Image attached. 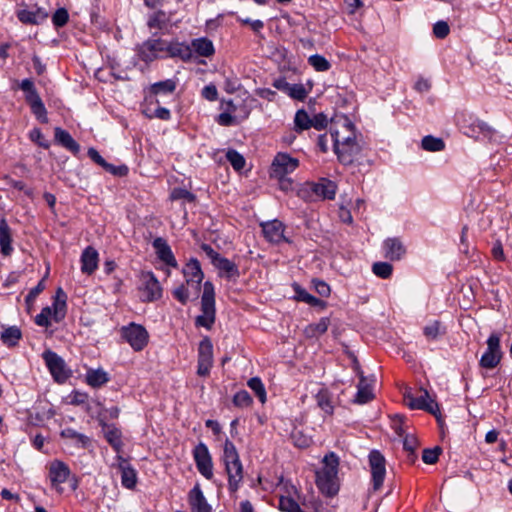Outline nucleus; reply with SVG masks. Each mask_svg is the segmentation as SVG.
<instances>
[{"label": "nucleus", "mask_w": 512, "mask_h": 512, "mask_svg": "<svg viewBox=\"0 0 512 512\" xmlns=\"http://www.w3.org/2000/svg\"><path fill=\"white\" fill-rule=\"evenodd\" d=\"M439 332H440V322L439 321H434V322L428 324L424 328L425 336L430 339L437 338V336L439 335Z\"/></svg>", "instance_id": "obj_60"}, {"label": "nucleus", "mask_w": 512, "mask_h": 512, "mask_svg": "<svg viewBox=\"0 0 512 512\" xmlns=\"http://www.w3.org/2000/svg\"><path fill=\"white\" fill-rule=\"evenodd\" d=\"M21 337V330L17 326H10L2 331L0 338L5 345L13 347L17 345Z\"/></svg>", "instance_id": "obj_36"}, {"label": "nucleus", "mask_w": 512, "mask_h": 512, "mask_svg": "<svg viewBox=\"0 0 512 512\" xmlns=\"http://www.w3.org/2000/svg\"><path fill=\"white\" fill-rule=\"evenodd\" d=\"M294 125L295 130L297 132H301L312 127V119L305 110L301 109L298 110L295 114Z\"/></svg>", "instance_id": "obj_38"}, {"label": "nucleus", "mask_w": 512, "mask_h": 512, "mask_svg": "<svg viewBox=\"0 0 512 512\" xmlns=\"http://www.w3.org/2000/svg\"><path fill=\"white\" fill-rule=\"evenodd\" d=\"M69 19L68 11L65 8H59L52 16V22L56 27H63Z\"/></svg>", "instance_id": "obj_56"}, {"label": "nucleus", "mask_w": 512, "mask_h": 512, "mask_svg": "<svg viewBox=\"0 0 512 512\" xmlns=\"http://www.w3.org/2000/svg\"><path fill=\"white\" fill-rule=\"evenodd\" d=\"M29 138L31 141L37 143L40 147L44 149L49 148V142L45 140L41 130L39 128H34L29 133Z\"/></svg>", "instance_id": "obj_57"}, {"label": "nucleus", "mask_w": 512, "mask_h": 512, "mask_svg": "<svg viewBox=\"0 0 512 512\" xmlns=\"http://www.w3.org/2000/svg\"><path fill=\"white\" fill-rule=\"evenodd\" d=\"M66 294L62 288H58L54 298L52 308V318L55 322H60L66 314Z\"/></svg>", "instance_id": "obj_28"}, {"label": "nucleus", "mask_w": 512, "mask_h": 512, "mask_svg": "<svg viewBox=\"0 0 512 512\" xmlns=\"http://www.w3.org/2000/svg\"><path fill=\"white\" fill-rule=\"evenodd\" d=\"M264 237L271 243L279 244L281 242H289L284 235V224L275 219L272 221L261 223Z\"/></svg>", "instance_id": "obj_15"}, {"label": "nucleus", "mask_w": 512, "mask_h": 512, "mask_svg": "<svg viewBox=\"0 0 512 512\" xmlns=\"http://www.w3.org/2000/svg\"><path fill=\"white\" fill-rule=\"evenodd\" d=\"M17 17L23 24L39 25L47 19L48 12L40 7L34 10L20 9L17 11Z\"/></svg>", "instance_id": "obj_20"}, {"label": "nucleus", "mask_w": 512, "mask_h": 512, "mask_svg": "<svg viewBox=\"0 0 512 512\" xmlns=\"http://www.w3.org/2000/svg\"><path fill=\"white\" fill-rule=\"evenodd\" d=\"M421 146L426 151L439 152L445 148V143L441 138L428 135L423 137Z\"/></svg>", "instance_id": "obj_37"}, {"label": "nucleus", "mask_w": 512, "mask_h": 512, "mask_svg": "<svg viewBox=\"0 0 512 512\" xmlns=\"http://www.w3.org/2000/svg\"><path fill=\"white\" fill-rule=\"evenodd\" d=\"M219 270V274L229 280H236L240 276L238 266L229 259L222 257L214 265Z\"/></svg>", "instance_id": "obj_26"}, {"label": "nucleus", "mask_w": 512, "mask_h": 512, "mask_svg": "<svg viewBox=\"0 0 512 512\" xmlns=\"http://www.w3.org/2000/svg\"><path fill=\"white\" fill-rule=\"evenodd\" d=\"M87 384L93 388L103 386L109 381L108 374L102 369H91L86 374Z\"/></svg>", "instance_id": "obj_33"}, {"label": "nucleus", "mask_w": 512, "mask_h": 512, "mask_svg": "<svg viewBox=\"0 0 512 512\" xmlns=\"http://www.w3.org/2000/svg\"><path fill=\"white\" fill-rule=\"evenodd\" d=\"M355 369L360 376V381L357 385V393L354 399V403L365 404L374 398L372 382L374 379L367 378L360 371L358 363H355Z\"/></svg>", "instance_id": "obj_16"}, {"label": "nucleus", "mask_w": 512, "mask_h": 512, "mask_svg": "<svg viewBox=\"0 0 512 512\" xmlns=\"http://www.w3.org/2000/svg\"><path fill=\"white\" fill-rule=\"evenodd\" d=\"M488 132H490V127L483 121H477L465 131V134L472 138H478L479 133L486 135Z\"/></svg>", "instance_id": "obj_47"}, {"label": "nucleus", "mask_w": 512, "mask_h": 512, "mask_svg": "<svg viewBox=\"0 0 512 512\" xmlns=\"http://www.w3.org/2000/svg\"><path fill=\"white\" fill-rule=\"evenodd\" d=\"M299 166V161L287 153L279 152L272 162V175L283 179L287 174L292 173Z\"/></svg>", "instance_id": "obj_14"}, {"label": "nucleus", "mask_w": 512, "mask_h": 512, "mask_svg": "<svg viewBox=\"0 0 512 512\" xmlns=\"http://www.w3.org/2000/svg\"><path fill=\"white\" fill-rule=\"evenodd\" d=\"M450 32V28L447 22L445 21H438L433 26V33L435 37L439 39H444L448 36Z\"/></svg>", "instance_id": "obj_58"}, {"label": "nucleus", "mask_w": 512, "mask_h": 512, "mask_svg": "<svg viewBox=\"0 0 512 512\" xmlns=\"http://www.w3.org/2000/svg\"><path fill=\"white\" fill-rule=\"evenodd\" d=\"M404 450L408 453L407 459L413 463L416 459L415 450L418 447L417 439L412 435H407L403 441Z\"/></svg>", "instance_id": "obj_44"}, {"label": "nucleus", "mask_w": 512, "mask_h": 512, "mask_svg": "<svg viewBox=\"0 0 512 512\" xmlns=\"http://www.w3.org/2000/svg\"><path fill=\"white\" fill-rule=\"evenodd\" d=\"M43 359L56 382L64 383L70 377V370L67 369L64 360L57 353L50 350L45 351Z\"/></svg>", "instance_id": "obj_12"}, {"label": "nucleus", "mask_w": 512, "mask_h": 512, "mask_svg": "<svg viewBox=\"0 0 512 512\" xmlns=\"http://www.w3.org/2000/svg\"><path fill=\"white\" fill-rule=\"evenodd\" d=\"M170 24V15H167L164 11H157L150 15L147 25L150 29L156 28L159 30H166Z\"/></svg>", "instance_id": "obj_34"}, {"label": "nucleus", "mask_w": 512, "mask_h": 512, "mask_svg": "<svg viewBox=\"0 0 512 512\" xmlns=\"http://www.w3.org/2000/svg\"><path fill=\"white\" fill-rule=\"evenodd\" d=\"M52 317V308L47 306L35 317V323L41 327H48L50 325V318Z\"/></svg>", "instance_id": "obj_55"}, {"label": "nucleus", "mask_w": 512, "mask_h": 512, "mask_svg": "<svg viewBox=\"0 0 512 512\" xmlns=\"http://www.w3.org/2000/svg\"><path fill=\"white\" fill-rule=\"evenodd\" d=\"M226 158L232 167L237 171L242 170L245 166L244 157L236 150H228L226 153Z\"/></svg>", "instance_id": "obj_48"}, {"label": "nucleus", "mask_w": 512, "mask_h": 512, "mask_svg": "<svg viewBox=\"0 0 512 512\" xmlns=\"http://www.w3.org/2000/svg\"><path fill=\"white\" fill-rule=\"evenodd\" d=\"M202 315L197 316L196 325L211 328L215 322V293L211 282L204 283V290L201 298Z\"/></svg>", "instance_id": "obj_5"}, {"label": "nucleus", "mask_w": 512, "mask_h": 512, "mask_svg": "<svg viewBox=\"0 0 512 512\" xmlns=\"http://www.w3.org/2000/svg\"><path fill=\"white\" fill-rule=\"evenodd\" d=\"M87 154L91 160L113 175L123 176L128 171L126 166L115 167L114 165L106 162L95 148H89Z\"/></svg>", "instance_id": "obj_25"}, {"label": "nucleus", "mask_w": 512, "mask_h": 512, "mask_svg": "<svg viewBox=\"0 0 512 512\" xmlns=\"http://www.w3.org/2000/svg\"><path fill=\"white\" fill-rule=\"evenodd\" d=\"M316 291L319 295L327 297L330 294V287L322 280H313Z\"/></svg>", "instance_id": "obj_64"}, {"label": "nucleus", "mask_w": 512, "mask_h": 512, "mask_svg": "<svg viewBox=\"0 0 512 512\" xmlns=\"http://www.w3.org/2000/svg\"><path fill=\"white\" fill-rule=\"evenodd\" d=\"M442 449L438 446L433 449H424L422 454V460L426 464H435L438 461L439 455Z\"/></svg>", "instance_id": "obj_52"}, {"label": "nucleus", "mask_w": 512, "mask_h": 512, "mask_svg": "<svg viewBox=\"0 0 512 512\" xmlns=\"http://www.w3.org/2000/svg\"><path fill=\"white\" fill-rule=\"evenodd\" d=\"M70 475V469L67 464L60 460H54L50 463L49 466V479L53 487H55L59 492L62 491V488L59 486L65 483Z\"/></svg>", "instance_id": "obj_17"}, {"label": "nucleus", "mask_w": 512, "mask_h": 512, "mask_svg": "<svg viewBox=\"0 0 512 512\" xmlns=\"http://www.w3.org/2000/svg\"><path fill=\"white\" fill-rule=\"evenodd\" d=\"M222 461L228 478V489L235 493L243 480V465L235 445L229 439L224 443Z\"/></svg>", "instance_id": "obj_3"}, {"label": "nucleus", "mask_w": 512, "mask_h": 512, "mask_svg": "<svg viewBox=\"0 0 512 512\" xmlns=\"http://www.w3.org/2000/svg\"><path fill=\"white\" fill-rule=\"evenodd\" d=\"M55 140L74 154L80 151V145L73 139L69 132L60 127L55 128Z\"/></svg>", "instance_id": "obj_30"}, {"label": "nucleus", "mask_w": 512, "mask_h": 512, "mask_svg": "<svg viewBox=\"0 0 512 512\" xmlns=\"http://www.w3.org/2000/svg\"><path fill=\"white\" fill-rule=\"evenodd\" d=\"M501 337L498 333H492L487 339V349L480 359V366L486 369L495 368L502 359L500 349Z\"/></svg>", "instance_id": "obj_9"}, {"label": "nucleus", "mask_w": 512, "mask_h": 512, "mask_svg": "<svg viewBox=\"0 0 512 512\" xmlns=\"http://www.w3.org/2000/svg\"><path fill=\"white\" fill-rule=\"evenodd\" d=\"M279 509L282 512H303L299 504L290 496H281L279 499Z\"/></svg>", "instance_id": "obj_43"}, {"label": "nucleus", "mask_w": 512, "mask_h": 512, "mask_svg": "<svg viewBox=\"0 0 512 512\" xmlns=\"http://www.w3.org/2000/svg\"><path fill=\"white\" fill-rule=\"evenodd\" d=\"M189 49L190 51H195L199 56L202 57H211L215 53L213 42L206 37L193 39Z\"/></svg>", "instance_id": "obj_27"}, {"label": "nucleus", "mask_w": 512, "mask_h": 512, "mask_svg": "<svg viewBox=\"0 0 512 512\" xmlns=\"http://www.w3.org/2000/svg\"><path fill=\"white\" fill-rule=\"evenodd\" d=\"M253 400L246 390L238 391L233 397V404L240 408L249 407Z\"/></svg>", "instance_id": "obj_50"}, {"label": "nucleus", "mask_w": 512, "mask_h": 512, "mask_svg": "<svg viewBox=\"0 0 512 512\" xmlns=\"http://www.w3.org/2000/svg\"><path fill=\"white\" fill-rule=\"evenodd\" d=\"M171 200H184L186 202H194L195 201V195L192 194L190 191L183 189V188H175L170 194Z\"/></svg>", "instance_id": "obj_51"}, {"label": "nucleus", "mask_w": 512, "mask_h": 512, "mask_svg": "<svg viewBox=\"0 0 512 512\" xmlns=\"http://www.w3.org/2000/svg\"><path fill=\"white\" fill-rule=\"evenodd\" d=\"M98 252L91 246L84 249L81 255V271L91 275L98 267Z\"/></svg>", "instance_id": "obj_24"}, {"label": "nucleus", "mask_w": 512, "mask_h": 512, "mask_svg": "<svg viewBox=\"0 0 512 512\" xmlns=\"http://www.w3.org/2000/svg\"><path fill=\"white\" fill-rule=\"evenodd\" d=\"M323 464V468L316 474V484L323 494L332 497L339 491V459L336 454L330 453L324 457Z\"/></svg>", "instance_id": "obj_4"}, {"label": "nucleus", "mask_w": 512, "mask_h": 512, "mask_svg": "<svg viewBox=\"0 0 512 512\" xmlns=\"http://www.w3.org/2000/svg\"><path fill=\"white\" fill-rule=\"evenodd\" d=\"M173 296L182 304H186L189 300V293L188 289L184 286V284H181L173 291Z\"/></svg>", "instance_id": "obj_59"}, {"label": "nucleus", "mask_w": 512, "mask_h": 512, "mask_svg": "<svg viewBox=\"0 0 512 512\" xmlns=\"http://www.w3.org/2000/svg\"><path fill=\"white\" fill-rule=\"evenodd\" d=\"M198 360L213 362V345L208 337L204 338L199 344Z\"/></svg>", "instance_id": "obj_40"}, {"label": "nucleus", "mask_w": 512, "mask_h": 512, "mask_svg": "<svg viewBox=\"0 0 512 512\" xmlns=\"http://www.w3.org/2000/svg\"><path fill=\"white\" fill-rule=\"evenodd\" d=\"M188 500L193 512H212V507L208 504L199 485L189 492Z\"/></svg>", "instance_id": "obj_21"}, {"label": "nucleus", "mask_w": 512, "mask_h": 512, "mask_svg": "<svg viewBox=\"0 0 512 512\" xmlns=\"http://www.w3.org/2000/svg\"><path fill=\"white\" fill-rule=\"evenodd\" d=\"M384 256L391 261L400 260L406 253L403 243L398 238H388L383 243Z\"/></svg>", "instance_id": "obj_22"}, {"label": "nucleus", "mask_w": 512, "mask_h": 512, "mask_svg": "<svg viewBox=\"0 0 512 512\" xmlns=\"http://www.w3.org/2000/svg\"><path fill=\"white\" fill-rule=\"evenodd\" d=\"M11 229L5 219H1L0 221V251L4 256H9L13 247Z\"/></svg>", "instance_id": "obj_29"}, {"label": "nucleus", "mask_w": 512, "mask_h": 512, "mask_svg": "<svg viewBox=\"0 0 512 512\" xmlns=\"http://www.w3.org/2000/svg\"><path fill=\"white\" fill-rule=\"evenodd\" d=\"M311 190L323 199L332 200L335 198L337 185L331 180L322 178L318 182L311 184Z\"/></svg>", "instance_id": "obj_23"}, {"label": "nucleus", "mask_w": 512, "mask_h": 512, "mask_svg": "<svg viewBox=\"0 0 512 512\" xmlns=\"http://www.w3.org/2000/svg\"><path fill=\"white\" fill-rule=\"evenodd\" d=\"M193 457L199 473L211 480L213 478V462L208 447L200 442L193 450Z\"/></svg>", "instance_id": "obj_13"}, {"label": "nucleus", "mask_w": 512, "mask_h": 512, "mask_svg": "<svg viewBox=\"0 0 512 512\" xmlns=\"http://www.w3.org/2000/svg\"><path fill=\"white\" fill-rule=\"evenodd\" d=\"M20 89L25 93V100L29 104L31 112L42 123L48 122L47 110L40 98L35 85L31 79H23L19 85Z\"/></svg>", "instance_id": "obj_6"}, {"label": "nucleus", "mask_w": 512, "mask_h": 512, "mask_svg": "<svg viewBox=\"0 0 512 512\" xmlns=\"http://www.w3.org/2000/svg\"><path fill=\"white\" fill-rule=\"evenodd\" d=\"M144 62H152L158 58L178 57L186 60L191 57L189 46L178 42H168L161 38H151L143 42L138 49Z\"/></svg>", "instance_id": "obj_2"}, {"label": "nucleus", "mask_w": 512, "mask_h": 512, "mask_svg": "<svg viewBox=\"0 0 512 512\" xmlns=\"http://www.w3.org/2000/svg\"><path fill=\"white\" fill-rule=\"evenodd\" d=\"M372 271L376 276L388 279L392 275L393 266L388 262H376L372 266Z\"/></svg>", "instance_id": "obj_45"}, {"label": "nucleus", "mask_w": 512, "mask_h": 512, "mask_svg": "<svg viewBox=\"0 0 512 512\" xmlns=\"http://www.w3.org/2000/svg\"><path fill=\"white\" fill-rule=\"evenodd\" d=\"M275 87L278 89L284 90L291 98L296 100H304L307 96V90L305 89L303 84H290L287 82L275 83Z\"/></svg>", "instance_id": "obj_32"}, {"label": "nucleus", "mask_w": 512, "mask_h": 512, "mask_svg": "<svg viewBox=\"0 0 512 512\" xmlns=\"http://www.w3.org/2000/svg\"><path fill=\"white\" fill-rule=\"evenodd\" d=\"M309 64L319 72H324L330 69V63L328 60L318 54L312 55L308 58Z\"/></svg>", "instance_id": "obj_46"}, {"label": "nucleus", "mask_w": 512, "mask_h": 512, "mask_svg": "<svg viewBox=\"0 0 512 512\" xmlns=\"http://www.w3.org/2000/svg\"><path fill=\"white\" fill-rule=\"evenodd\" d=\"M177 83L173 79H166L152 84L149 88L150 97L160 95H171L176 90Z\"/></svg>", "instance_id": "obj_31"}, {"label": "nucleus", "mask_w": 512, "mask_h": 512, "mask_svg": "<svg viewBox=\"0 0 512 512\" xmlns=\"http://www.w3.org/2000/svg\"><path fill=\"white\" fill-rule=\"evenodd\" d=\"M139 292L142 302H154L162 297V287L153 272L141 273Z\"/></svg>", "instance_id": "obj_7"}, {"label": "nucleus", "mask_w": 512, "mask_h": 512, "mask_svg": "<svg viewBox=\"0 0 512 512\" xmlns=\"http://www.w3.org/2000/svg\"><path fill=\"white\" fill-rule=\"evenodd\" d=\"M121 335L135 351H141L148 343V332L140 324L130 323L122 327Z\"/></svg>", "instance_id": "obj_10"}, {"label": "nucleus", "mask_w": 512, "mask_h": 512, "mask_svg": "<svg viewBox=\"0 0 512 512\" xmlns=\"http://www.w3.org/2000/svg\"><path fill=\"white\" fill-rule=\"evenodd\" d=\"M329 324H330L329 319L326 317H323L317 323L309 324L305 328L304 333L309 338L319 337L327 331Z\"/></svg>", "instance_id": "obj_35"}, {"label": "nucleus", "mask_w": 512, "mask_h": 512, "mask_svg": "<svg viewBox=\"0 0 512 512\" xmlns=\"http://www.w3.org/2000/svg\"><path fill=\"white\" fill-rule=\"evenodd\" d=\"M303 512H327L319 499L312 497L311 499L303 502Z\"/></svg>", "instance_id": "obj_53"}, {"label": "nucleus", "mask_w": 512, "mask_h": 512, "mask_svg": "<svg viewBox=\"0 0 512 512\" xmlns=\"http://www.w3.org/2000/svg\"><path fill=\"white\" fill-rule=\"evenodd\" d=\"M183 274L186 283L195 286V289L198 291L204 277L199 261L191 259L183 268Z\"/></svg>", "instance_id": "obj_18"}, {"label": "nucleus", "mask_w": 512, "mask_h": 512, "mask_svg": "<svg viewBox=\"0 0 512 512\" xmlns=\"http://www.w3.org/2000/svg\"><path fill=\"white\" fill-rule=\"evenodd\" d=\"M295 292H296V298L299 301H303V302L313 305V306L317 305L320 302V300L318 298L309 294L305 289L300 288L299 286L296 287Z\"/></svg>", "instance_id": "obj_54"}, {"label": "nucleus", "mask_w": 512, "mask_h": 512, "mask_svg": "<svg viewBox=\"0 0 512 512\" xmlns=\"http://www.w3.org/2000/svg\"><path fill=\"white\" fill-rule=\"evenodd\" d=\"M152 246L155 249L157 257L166 265L177 267V261L172 253L167 241L162 237H157L153 240Z\"/></svg>", "instance_id": "obj_19"}, {"label": "nucleus", "mask_w": 512, "mask_h": 512, "mask_svg": "<svg viewBox=\"0 0 512 512\" xmlns=\"http://www.w3.org/2000/svg\"><path fill=\"white\" fill-rule=\"evenodd\" d=\"M318 406L327 414L333 413L331 397L327 390H320L316 395Z\"/></svg>", "instance_id": "obj_42"}, {"label": "nucleus", "mask_w": 512, "mask_h": 512, "mask_svg": "<svg viewBox=\"0 0 512 512\" xmlns=\"http://www.w3.org/2000/svg\"><path fill=\"white\" fill-rule=\"evenodd\" d=\"M105 438L108 443L117 451H119L121 442V432L116 428H108L105 432Z\"/></svg>", "instance_id": "obj_49"}, {"label": "nucleus", "mask_w": 512, "mask_h": 512, "mask_svg": "<svg viewBox=\"0 0 512 512\" xmlns=\"http://www.w3.org/2000/svg\"><path fill=\"white\" fill-rule=\"evenodd\" d=\"M420 395L415 396L411 390H406L404 393V399L406 404L411 409L425 410L435 416L439 412L438 403L432 399L427 390L421 389Z\"/></svg>", "instance_id": "obj_8"}, {"label": "nucleus", "mask_w": 512, "mask_h": 512, "mask_svg": "<svg viewBox=\"0 0 512 512\" xmlns=\"http://www.w3.org/2000/svg\"><path fill=\"white\" fill-rule=\"evenodd\" d=\"M121 482L128 489H132L136 485L137 477L135 470L130 466H121Z\"/></svg>", "instance_id": "obj_39"}, {"label": "nucleus", "mask_w": 512, "mask_h": 512, "mask_svg": "<svg viewBox=\"0 0 512 512\" xmlns=\"http://www.w3.org/2000/svg\"><path fill=\"white\" fill-rule=\"evenodd\" d=\"M247 385L255 393L261 403L266 402V390L259 377L251 378Z\"/></svg>", "instance_id": "obj_41"}, {"label": "nucleus", "mask_w": 512, "mask_h": 512, "mask_svg": "<svg viewBox=\"0 0 512 512\" xmlns=\"http://www.w3.org/2000/svg\"><path fill=\"white\" fill-rule=\"evenodd\" d=\"M368 459L373 490L378 491L382 487L385 479L386 460L385 457L378 450L371 451L368 456Z\"/></svg>", "instance_id": "obj_11"}, {"label": "nucleus", "mask_w": 512, "mask_h": 512, "mask_svg": "<svg viewBox=\"0 0 512 512\" xmlns=\"http://www.w3.org/2000/svg\"><path fill=\"white\" fill-rule=\"evenodd\" d=\"M201 250L206 254V256L211 260V263L213 265L216 264V262H218V259H221L222 256L216 252L210 245L208 244H202L201 245Z\"/></svg>", "instance_id": "obj_61"}, {"label": "nucleus", "mask_w": 512, "mask_h": 512, "mask_svg": "<svg viewBox=\"0 0 512 512\" xmlns=\"http://www.w3.org/2000/svg\"><path fill=\"white\" fill-rule=\"evenodd\" d=\"M202 96L209 100V101H215L218 96V91L215 85H206L201 92Z\"/></svg>", "instance_id": "obj_62"}, {"label": "nucleus", "mask_w": 512, "mask_h": 512, "mask_svg": "<svg viewBox=\"0 0 512 512\" xmlns=\"http://www.w3.org/2000/svg\"><path fill=\"white\" fill-rule=\"evenodd\" d=\"M327 124H328V119H327L326 115H324L322 113L317 114L312 118V127H314L317 130L324 129L327 126Z\"/></svg>", "instance_id": "obj_63"}, {"label": "nucleus", "mask_w": 512, "mask_h": 512, "mask_svg": "<svg viewBox=\"0 0 512 512\" xmlns=\"http://www.w3.org/2000/svg\"><path fill=\"white\" fill-rule=\"evenodd\" d=\"M334 152L343 165H351L361 152L353 123L348 118L337 121L330 128Z\"/></svg>", "instance_id": "obj_1"}]
</instances>
